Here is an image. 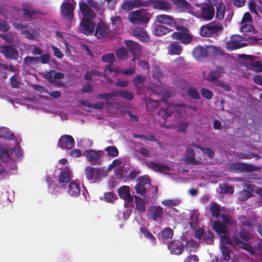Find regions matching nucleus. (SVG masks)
I'll list each match as a JSON object with an SVG mask.
<instances>
[{"label":"nucleus","instance_id":"obj_1","mask_svg":"<svg viewBox=\"0 0 262 262\" xmlns=\"http://www.w3.org/2000/svg\"><path fill=\"white\" fill-rule=\"evenodd\" d=\"M223 29L222 26L213 21L200 28V34L203 37H212L217 35Z\"/></svg>","mask_w":262,"mask_h":262},{"label":"nucleus","instance_id":"obj_2","mask_svg":"<svg viewBox=\"0 0 262 262\" xmlns=\"http://www.w3.org/2000/svg\"><path fill=\"white\" fill-rule=\"evenodd\" d=\"M84 173L86 178L92 183L99 182L104 175V170L103 168H95L90 166L85 167Z\"/></svg>","mask_w":262,"mask_h":262},{"label":"nucleus","instance_id":"obj_3","mask_svg":"<svg viewBox=\"0 0 262 262\" xmlns=\"http://www.w3.org/2000/svg\"><path fill=\"white\" fill-rule=\"evenodd\" d=\"M176 29L179 32H174L171 34V37L173 39L178 40L184 44H188L191 42L192 38L187 28L183 26H177Z\"/></svg>","mask_w":262,"mask_h":262},{"label":"nucleus","instance_id":"obj_4","mask_svg":"<svg viewBox=\"0 0 262 262\" xmlns=\"http://www.w3.org/2000/svg\"><path fill=\"white\" fill-rule=\"evenodd\" d=\"M214 15L215 10L213 6L207 2L200 7L197 17L204 20H210L214 17Z\"/></svg>","mask_w":262,"mask_h":262},{"label":"nucleus","instance_id":"obj_5","mask_svg":"<svg viewBox=\"0 0 262 262\" xmlns=\"http://www.w3.org/2000/svg\"><path fill=\"white\" fill-rule=\"evenodd\" d=\"M130 23L134 24H146L149 20L148 14L143 10H136L128 15Z\"/></svg>","mask_w":262,"mask_h":262},{"label":"nucleus","instance_id":"obj_6","mask_svg":"<svg viewBox=\"0 0 262 262\" xmlns=\"http://www.w3.org/2000/svg\"><path fill=\"white\" fill-rule=\"evenodd\" d=\"M91 19L88 18H83L79 27L80 32L86 35H92L94 31L95 27V23Z\"/></svg>","mask_w":262,"mask_h":262},{"label":"nucleus","instance_id":"obj_7","mask_svg":"<svg viewBox=\"0 0 262 262\" xmlns=\"http://www.w3.org/2000/svg\"><path fill=\"white\" fill-rule=\"evenodd\" d=\"M0 53L6 58L10 59H17L19 55L17 50L10 45H1Z\"/></svg>","mask_w":262,"mask_h":262},{"label":"nucleus","instance_id":"obj_8","mask_svg":"<svg viewBox=\"0 0 262 262\" xmlns=\"http://www.w3.org/2000/svg\"><path fill=\"white\" fill-rule=\"evenodd\" d=\"M210 4L215 7V18L222 20L224 18L226 7L222 0H207Z\"/></svg>","mask_w":262,"mask_h":262},{"label":"nucleus","instance_id":"obj_9","mask_svg":"<svg viewBox=\"0 0 262 262\" xmlns=\"http://www.w3.org/2000/svg\"><path fill=\"white\" fill-rule=\"evenodd\" d=\"M79 10L81 13L83 18H88V19H93L96 15L94 11L91 8L88 2L80 1L79 2Z\"/></svg>","mask_w":262,"mask_h":262},{"label":"nucleus","instance_id":"obj_10","mask_svg":"<svg viewBox=\"0 0 262 262\" xmlns=\"http://www.w3.org/2000/svg\"><path fill=\"white\" fill-rule=\"evenodd\" d=\"M61 12L62 16L68 20H71L74 17V5L69 2H63L61 7Z\"/></svg>","mask_w":262,"mask_h":262},{"label":"nucleus","instance_id":"obj_11","mask_svg":"<svg viewBox=\"0 0 262 262\" xmlns=\"http://www.w3.org/2000/svg\"><path fill=\"white\" fill-rule=\"evenodd\" d=\"M168 250L172 254L180 255L184 250V245L179 239H174L168 243Z\"/></svg>","mask_w":262,"mask_h":262},{"label":"nucleus","instance_id":"obj_12","mask_svg":"<svg viewBox=\"0 0 262 262\" xmlns=\"http://www.w3.org/2000/svg\"><path fill=\"white\" fill-rule=\"evenodd\" d=\"M242 37L239 35H234L231 36L229 40L226 43V48L228 51H233L239 49L244 46L241 41Z\"/></svg>","mask_w":262,"mask_h":262},{"label":"nucleus","instance_id":"obj_13","mask_svg":"<svg viewBox=\"0 0 262 262\" xmlns=\"http://www.w3.org/2000/svg\"><path fill=\"white\" fill-rule=\"evenodd\" d=\"M230 167L236 172H252L256 170V167L245 163L236 162L231 164Z\"/></svg>","mask_w":262,"mask_h":262},{"label":"nucleus","instance_id":"obj_14","mask_svg":"<svg viewBox=\"0 0 262 262\" xmlns=\"http://www.w3.org/2000/svg\"><path fill=\"white\" fill-rule=\"evenodd\" d=\"M57 144L61 149L69 150L75 145V141L71 136L63 135L59 139Z\"/></svg>","mask_w":262,"mask_h":262},{"label":"nucleus","instance_id":"obj_15","mask_svg":"<svg viewBox=\"0 0 262 262\" xmlns=\"http://www.w3.org/2000/svg\"><path fill=\"white\" fill-rule=\"evenodd\" d=\"M110 33V27L106 24L99 21L96 27L94 35L98 39L103 38Z\"/></svg>","mask_w":262,"mask_h":262},{"label":"nucleus","instance_id":"obj_16","mask_svg":"<svg viewBox=\"0 0 262 262\" xmlns=\"http://www.w3.org/2000/svg\"><path fill=\"white\" fill-rule=\"evenodd\" d=\"M148 214L155 221H158L162 219L163 215V208L159 206H153L147 209Z\"/></svg>","mask_w":262,"mask_h":262},{"label":"nucleus","instance_id":"obj_17","mask_svg":"<svg viewBox=\"0 0 262 262\" xmlns=\"http://www.w3.org/2000/svg\"><path fill=\"white\" fill-rule=\"evenodd\" d=\"M224 72L225 70L223 67L217 66L214 70L210 71L205 79L209 82H213L219 79Z\"/></svg>","mask_w":262,"mask_h":262},{"label":"nucleus","instance_id":"obj_18","mask_svg":"<svg viewBox=\"0 0 262 262\" xmlns=\"http://www.w3.org/2000/svg\"><path fill=\"white\" fill-rule=\"evenodd\" d=\"M22 13L25 17L30 18H34L36 14H43L40 10L34 9L31 5L27 4L23 5Z\"/></svg>","mask_w":262,"mask_h":262},{"label":"nucleus","instance_id":"obj_19","mask_svg":"<svg viewBox=\"0 0 262 262\" xmlns=\"http://www.w3.org/2000/svg\"><path fill=\"white\" fill-rule=\"evenodd\" d=\"M101 150L96 151L93 149H89L83 152V155L88 159L89 162L94 165L99 160L101 156Z\"/></svg>","mask_w":262,"mask_h":262},{"label":"nucleus","instance_id":"obj_20","mask_svg":"<svg viewBox=\"0 0 262 262\" xmlns=\"http://www.w3.org/2000/svg\"><path fill=\"white\" fill-rule=\"evenodd\" d=\"M118 194L120 198L127 203L133 202V197L130 194V188L128 186H123L118 189Z\"/></svg>","mask_w":262,"mask_h":262},{"label":"nucleus","instance_id":"obj_21","mask_svg":"<svg viewBox=\"0 0 262 262\" xmlns=\"http://www.w3.org/2000/svg\"><path fill=\"white\" fill-rule=\"evenodd\" d=\"M125 45L133 56H137L141 54V46L137 42L133 40H128L125 41Z\"/></svg>","mask_w":262,"mask_h":262},{"label":"nucleus","instance_id":"obj_22","mask_svg":"<svg viewBox=\"0 0 262 262\" xmlns=\"http://www.w3.org/2000/svg\"><path fill=\"white\" fill-rule=\"evenodd\" d=\"M145 165L149 168L157 172L168 171L170 169L168 166L161 163L149 161L145 162Z\"/></svg>","mask_w":262,"mask_h":262},{"label":"nucleus","instance_id":"obj_23","mask_svg":"<svg viewBox=\"0 0 262 262\" xmlns=\"http://www.w3.org/2000/svg\"><path fill=\"white\" fill-rule=\"evenodd\" d=\"M171 2L182 12L188 13L191 9V5L186 0H171Z\"/></svg>","mask_w":262,"mask_h":262},{"label":"nucleus","instance_id":"obj_24","mask_svg":"<svg viewBox=\"0 0 262 262\" xmlns=\"http://www.w3.org/2000/svg\"><path fill=\"white\" fill-rule=\"evenodd\" d=\"M192 55L196 60H201L208 56V50L201 46L195 47L192 51Z\"/></svg>","mask_w":262,"mask_h":262},{"label":"nucleus","instance_id":"obj_25","mask_svg":"<svg viewBox=\"0 0 262 262\" xmlns=\"http://www.w3.org/2000/svg\"><path fill=\"white\" fill-rule=\"evenodd\" d=\"M156 18L157 21L160 24H166L170 27L174 26L176 25L174 18L170 15L160 14L158 15Z\"/></svg>","mask_w":262,"mask_h":262},{"label":"nucleus","instance_id":"obj_26","mask_svg":"<svg viewBox=\"0 0 262 262\" xmlns=\"http://www.w3.org/2000/svg\"><path fill=\"white\" fill-rule=\"evenodd\" d=\"M71 179V172L69 170L64 169L61 171L58 176V182L63 188H66V183L69 182Z\"/></svg>","mask_w":262,"mask_h":262},{"label":"nucleus","instance_id":"obj_27","mask_svg":"<svg viewBox=\"0 0 262 262\" xmlns=\"http://www.w3.org/2000/svg\"><path fill=\"white\" fill-rule=\"evenodd\" d=\"M133 34L134 36L142 41L147 42L148 41V35L146 31L142 28L137 27L134 29L133 31Z\"/></svg>","mask_w":262,"mask_h":262},{"label":"nucleus","instance_id":"obj_28","mask_svg":"<svg viewBox=\"0 0 262 262\" xmlns=\"http://www.w3.org/2000/svg\"><path fill=\"white\" fill-rule=\"evenodd\" d=\"M152 7L160 10H168L171 7V4L167 1L162 0H152Z\"/></svg>","mask_w":262,"mask_h":262},{"label":"nucleus","instance_id":"obj_29","mask_svg":"<svg viewBox=\"0 0 262 262\" xmlns=\"http://www.w3.org/2000/svg\"><path fill=\"white\" fill-rule=\"evenodd\" d=\"M46 181L48 183L49 191L51 193L56 195L60 193V187L54 181L51 180L49 176H46Z\"/></svg>","mask_w":262,"mask_h":262},{"label":"nucleus","instance_id":"obj_30","mask_svg":"<svg viewBox=\"0 0 262 262\" xmlns=\"http://www.w3.org/2000/svg\"><path fill=\"white\" fill-rule=\"evenodd\" d=\"M212 229L217 233L221 235V234H226L228 233V229L226 226L220 221H215L212 225Z\"/></svg>","mask_w":262,"mask_h":262},{"label":"nucleus","instance_id":"obj_31","mask_svg":"<svg viewBox=\"0 0 262 262\" xmlns=\"http://www.w3.org/2000/svg\"><path fill=\"white\" fill-rule=\"evenodd\" d=\"M68 192L72 196H77L80 193V188L79 184L71 181L69 184Z\"/></svg>","mask_w":262,"mask_h":262},{"label":"nucleus","instance_id":"obj_32","mask_svg":"<svg viewBox=\"0 0 262 262\" xmlns=\"http://www.w3.org/2000/svg\"><path fill=\"white\" fill-rule=\"evenodd\" d=\"M170 29L161 25H156L154 29L155 35L161 36L170 32Z\"/></svg>","mask_w":262,"mask_h":262},{"label":"nucleus","instance_id":"obj_33","mask_svg":"<svg viewBox=\"0 0 262 262\" xmlns=\"http://www.w3.org/2000/svg\"><path fill=\"white\" fill-rule=\"evenodd\" d=\"M117 97L124 98L128 101L132 100L134 98L133 93L127 90H117Z\"/></svg>","mask_w":262,"mask_h":262},{"label":"nucleus","instance_id":"obj_34","mask_svg":"<svg viewBox=\"0 0 262 262\" xmlns=\"http://www.w3.org/2000/svg\"><path fill=\"white\" fill-rule=\"evenodd\" d=\"M189 126V123L183 122L177 124L171 125L170 128L175 129L176 131L183 134H185Z\"/></svg>","mask_w":262,"mask_h":262},{"label":"nucleus","instance_id":"obj_35","mask_svg":"<svg viewBox=\"0 0 262 262\" xmlns=\"http://www.w3.org/2000/svg\"><path fill=\"white\" fill-rule=\"evenodd\" d=\"M220 250L223 257V259L228 262L231 258V253L232 250L231 248L226 245H221Z\"/></svg>","mask_w":262,"mask_h":262},{"label":"nucleus","instance_id":"obj_36","mask_svg":"<svg viewBox=\"0 0 262 262\" xmlns=\"http://www.w3.org/2000/svg\"><path fill=\"white\" fill-rule=\"evenodd\" d=\"M192 146L200 149L204 154L209 158L212 159L214 157V151L210 147H203L199 144L193 143Z\"/></svg>","mask_w":262,"mask_h":262},{"label":"nucleus","instance_id":"obj_37","mask_svg":"<svg viewBox=\"0 0 262 262\" xmlns=\"http://www.w3.org/2000/svg\"><path fill=\"white\" fill-rule=\"evenodd\" d=\"M210 210L213 217L218 219L221 216L220 206L215 202H212L210 204Z\"/></svg>","mask_w":262,"mask_h":262},{"label":"nucleus","instance_id":"obj_38","mask_svg":"<svg viewBox=\"0 0 262 262\" xmlns=\"http://www.w3.org/2000/svg\"><path fill=\"white\" fill-rule=\"evenodd\" d=\"M136 208L139 212H144L145 210V205L142 198L138 196H135Z\"/></svg>","mask_w":262,"mask_h":262},{"label":"nucleus","instance_id":"obj_39","mask_svg":"<svg viewBox=\"0 0 262 262\" xmlns=\"http://www.w3.org/2000/svg\"><path fill=\"white\" fill-rule=\"evenodd\" d=\"M169 51L171 55H180L182 52V47L178 43L173 42L169 46Z\"/></svg>","mask_w":262,"mask_h":262},{"label":"nucleus","instance_id":"obj_40","mask_svg":"<svg viewBox=\"0 0 262 262\" xmlns=\"http://www.w3.org/2000/svg\"><path fill=\"white\" fill-rule=\"evenodd\" d=\"M137 4L131 1H125L121 4V8L125 11H129L137 7Z\"/></svg>","mask_w":262,"mask_h":262},{"label":"nucleus","instance_id":"obj_41","mask_svg":"<svg viewBox=\"0 0 262 262\" xmlns=\"http://www.w3.org/2000/svg\"><path fill=\"white\" fill-rule=\"evenodd\" d=\"M117 97V90H115L110 93L100 94L96 96L97 98L105 100H108L112 97Z\"/></svg>","mask_w":262,"mask_h":262},{"label":"nucleus","instance_id":"obj_42","mask_svg":"<svg viewBox=\"0 0 262 262\" xmlns=\"http://www.w3.org/2000/svg\"><path fill=\"white\" fill-rule=\"evenodd\" d=\"M186 248L189 252L196 251L199 248V245L198 243L193 240H189L186 242Z\"/></svg>","mask_w":262,"mask_h":262},{"label":"nucleus","instance_id":"obj_43","mask_svg":"<svg viewBox=\"0 0 262 262\" xmlns=\"http://www.w3.org/2000/svg\"><path fill=\"white\" fill-rule=\"evenodd\" d=\"M87 2L96 11L101 14L103 11V8L101 5L95 0H87Z\"/></svg>","mask_w":262,"mask_h":262},{"label":"nucleus","instance_id":"obj_44","mask_svg":"<svg viewBox=\"0 0 262 262\" xmlns=\"http://www.w3.org/2000/svg\"><path fill=\"white\" fill-rule=\"evenodd\" d=\"M128 55V51L124 48L118 49L116 51V56L120 60H124L127 59Z\"/></svg>","mask_w":262,"mask_h":262},{"label":"nucleus","instance_id":"obj_45","mask_svg":"<svg viewBox=\"0 0 262 262\" xmlns=\"http://www.w3.org/2000/svg\"><path fill=\"white\" fill-rule=\"evenodd\" d=\"M173 235V231L169 227H166L162 231V238L163 240L171 238Z\"/></svg>","mask_w":262,"mask_h":262},{"label":"nucleus","instance_id":"obj_46","mask_svg":"<svg viewBox=\"0 0 262 262\" xmlns=\"http://www.w3.org/2000/svg\"><path fill=\"white\" fill-rule=\"evenodd\" d=\"M105 151L107 155L112 157H116L119 155L117 148L114 146H109L105 148Z\"/></svg>","mask_w":262,"mask_h":262},{"label":"nucleus","instance_id":"obj_47","mask_svg":"<svg viewBox=\"0 0 262 262\" xmlns=\"http://www.w3.org/2000/svg\"><path fill=\"white\" fill-rule=\"evenodd\" d=\"M187 94L194 99L198 100L200 98L199 91L194 88L189 87L187 90Z\"/></svg>","mask_w":262,"mask_h":262},{"label":"nucleus","instance_id":"obj_48","mask_svg":"<svg viewBox=\"0 0 262 262\" xmlns=\"http://www.w3.org/2000/svg\"><path fill=\"white\" fill-rule=\"evenodd\" d=\"M138 184L145 186L146 185H149L151 183V181L149 177L148 176H142L138 177L137 180Z\"/></svg>","mask_w":262,"mask_h":262},{"label":"nucleus","instance_id":"obj_49","mask_svg":"<svg viewBox=\"0 0 262 262\" xmlns=\"http://www.w3.org/2000/svg\"><path fill=\"white\" fill-rule=\"evenodd\" d=\"M180 201L178 199L174 200H166L162 202V204L170 208L172 206H178L180 204Z\"/></svg>","mask_w":262,"mask_h":262},{"label":"nucleus","instance_id":"obj_50","mask_svg":"<svg viewBox=\"0 0 262 262\" xmlns=\"http://www.w3.org/2000/svg\"><path fill=\"white\" fill-rule=\"evenodd\" d=\"M252 196V193L250 191L244 189L239 193L238 198L239 200L245 201Z\"/></svg>","mask_w":262,"mask_h":262},{"label":"nucleus","instance_id":"obj_51","mask_svg":"<svg viewBox=\"0 0 262 262\" xmlns=\"http://www.w3.org/2000/svg\"><path fill=\"white\" fill-rule=\"evenodd\" d=\"M133 136L135 139L139 138L149 141H156L157 140L155 136L152 134H150L147 136L143 135L134 134Z\"/></svg>","mask_w":262,"mask_h":262},{"label":"nucleus","instance_id":"obj_52","mask_svg":"<svg viewBox=\"0 0 262 262\" xmlns=\"http://www.w3.org/2000/svg\"><path fill=\"white\" fill-rule=\"evenodd\" d=\"M134 189L136 190V193L141 196H144L147 192V190L145 188V186L138 183L135 186Z\"/></svg>","mask_w":262,"mask_h":262},{"label":"nucleus","instance_id":"obj_53","mask_svg":"<svg viewBox=\"0 0 262 262\" xmlns=\"http://www.w3.org/2000/svg\"><path fill=\"white\" fill-rule=\"evenodd\" d=\"M39 88L40 89H37L38 91H41V89L43 90L42 91L43 92L47 93L49 95L52 96L54 99H58L61 96V93L59 91H54L49 92L47 89H45L42 86H39Z\"/></svg>","mask_w":262,"mask_h":262},{"label":"nucleus","instance_id":"obj_54","mask_svg":"<svg viewBox=\"0 0 262 262\" xmlns=\"http://www.w3.org/2000/svg\"><path fill=\"white\" fill-rule=\"evenodd\" d=\"M101 60L104 62L113 63L115 60V57L113 53H108L103 55L101 57Z\"/></svg>","mask_w":262,"mask_h":262},{"label":"nucleus","instance_id":"obj_55","mask_svg":"<svg viewBox=\"0 0 262 262\" xmlns=\"http://www.w3.org/2000/svg\"><path fill=\"white\" fill-rule=\"evenodd\" d=\"M249 68L255 72H262V64L259 61L251 62Z\"/></svg>","mask_w":262,"mask_h":262},{"label":"nucleus","instance_id":"obj_56","mask_svg":"<svg viewBox=\"0 0 262 262\" xmlns=\"http://www.w3.org/2000/svg\"><path fill=\"white\" fill-rule=\"evenodd\" d=\"M0 37L9 43H11L14 39V34L11 32H9L7 34H0Z\"/></svg>","mask_w":262,"mask_h":262},{"label":"nucleus","instance_id":"obj_57","mask_svg":"<svg viewBox=\"0 0 262 262\" xmlns=\"http://www.w3.org/2000/svg\"><path fill=\"white\" fill-rule=\"evenodd\" d=\"M177 86L182 89L184 90L188 86V81L183 78H179L176 81Z\"/></svg>","mask_w":262,"mask_h":262},{"label":"nucleus","instance_id":"obj_58","mask_svg":"<svg viewBox=\"0 0 262 262\" xmlns=\"http://www.w3.org/2000/svg\"><path fill=\"white\" fill-rule=\"evenodd\" d=\"M201 94L203 97L207 100H210L213 97V93L206 88H202L201 90Z\"/></svg>","mask_w":262,"mask_h":262},{"label":"nucleus","instance_id":"obj_59","mask_svg":"<svg viewBox=\"0 0 262 262\" xmlns=\"http://www.w3.org/2000/svg\"><path fill=\"white\" fill-rule=\"evenodd\" d=\"M254 30V27L248 24H245L241 27V32L245 34L248 32H252Z\"/></svg>","mask_w":262,"mask_h":262},{"label":"nucleus","instance_id":"obj_60","mask_svg":"<svg viewBox=\"0 0 262 262\" xmlns=\"http://www.w3.org/2000/svg\"><path fill=\"white\" fill-rule=\"evenodd\" d=\"M141 232L144 234L146 238L149 239L152 242L156 241V237L148 229L146 228H141Z\"/></svg>","mask_w":262,"mask_h":262},{"label":"nucleus","instance_id":"obj_61","mask_svg":"<svg viewBox=\"0 0 262 262\" xmlns=\"http://www.w3.org/2000/svg\"><path fill=\"white\" fill-rule=\"evenodd\" d=\"M145 80V78L144 76L141 75H138L133 79V82L136 88L139 87V84H143Z\"/></svg>","mask_w":262,"mask_h":262},{"label":"nucleus","instance_id":"obj_62","mask_svg":"<svg viewBox=\"0 0 262 262\" xmlns=\"http://www.w3.org/2000/svg\"><path fill=\"white\" fill-rule=\"evenodd\" d=\"M11 85L13 88H17L19 87L20 82L17 79L16 75L12 76L10 78Z\"/></svg>","mask_w":262,"mask_h":262},{"label":"nucleus","instance_id":"obj_63","mask_svg":"<svg viewBox=\"0 0 262 262\" xmlns=\"http://www.w3.org/2000/svg\"><path fill=\"white\" fill-rule=\"evenodd\" d=\"M220 238L221 242L222 243L225 244V245L228 244V245H229L232 246H233V243L232 242V241L228 236H227L225 234L221 235Z\"/></svg>","mask_w":262,"mask_h":262},{"label":"nucleus","instance_id":"obj_64","mask_svg":"<svg viewBox=\"0 0 262 262\" xmlns=\"http://www.w3.org/2000/svg\"><path fill=\"white\" fill-rule=\"evenodd\" d=\"M158 114L163 119H165L170 116L171 115V113L168 108H162L159 111Z\"/></svg>","mask_w":262,"mask_h":262}]
</instances>
